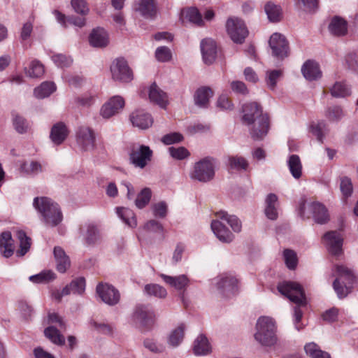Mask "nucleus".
<instances>
[{"label": "nucleus", "instance_id": "473e14b6", "mask_svg": "<svg viewBox=\"0 0 358 358\" xmlns=\"http://www.w3.org/2000/svg\"><path fill=\"white\" fill-rule=\"evenodd\" d=\"M53 14L57 22L64 27H66L68 23L79 27H82L85 24V19L84 17H69L67 18L64 14L58 10H55Z\"/></svg>", "mask_w": 358, "mask_h": 358}, {"label": "nucleus", "instance_id": "a211bd4d", "mask_svg": "<svg viewBox=\"0 0 358 358\" xmlns=\"http://www.w3.org/2000/svg\"><path fill=\"white\" fill-rule=\"evenodd\" d=\"M134 322L143 327H149L154 323L155 315L148 307L138 306L134 313Z\"/></svg>", "mask_w": 358, "mask_h": 358}, {"label": "nucleus", "instance_id": "6e6552de", "mask_svg": "<svg viewBox=\"0 0 358 358\" xmlns=\"http://www.w3.org/2000/svg\"><path fill=\"white\" fill-rule=\"evenodd\" d=\"M48 323L49 327L45 329L44 334L52 343L57 345H64L65 343V338L60 333V329H65V324L62 318L57 313H49L48 317Z\"/></svg>", "mask_w": 358, "mask_h": 358}, {"label": "nucleus", "instance_id": "09e8293b", "mask_svg": "<svg viewBox=\"0 0 358 358\" xmlns=\"http://www.w3.org/2000/svg\"><path fill=\"white\" fill-rule=\"evenodd\" d=\"M152 192L150 188L145 187L138 194L135 203L137 208L141 209L144 208L151 199Z\"/></svg>", "mask_w": 358, "mask_h": 358}, {"label": "nucleus", "instance_id": "39448f33", "mask_svg": "<svg viewBox=\"0 0 358 358\" xmlns=\"http://www.w3.org/2000/svg\"><path fill=\"white\" fill-rule=\"evenodd\" d=\"M215 174V161L210 157H205L195 163L190 174L192 179L202 182L212 180Z\"/></svg>", "mask_w": 358, "mask_h": 358}, {"label": "nucleus", "instance_id": "c756f323", "mask_svg": "<svg viewBox=\"0 0 358 358\" xmlns=\"http://www.w3.org/2000/svg\"><path fill=\"white\" fill-rule=\"evenodd\" d=\"M213 95V92L210 87H201L199 88L194 96L195 104L201 108H206Z\"/></svg>", "mask_w": 358, "mask_h": 358}, {"label": "nucleus", "instance_id": "7ed1b4c3", "mask_svg": "<svg viewBox=\"0 0 358 358\" xmlns=\"http://www.w3.org/2000/svg\"><path fill=\"white\" fill-rule=\"evenodd\" d=\"M33 205L41 215L45 224L55 227L62 221V213L59 205L47 197H36Z\"/></svg>", "mask_w": 358, "mask_h": 358}, {"label": "nucleus", "instance_id": "0eeeda50", "mask_svg": "<svg viewBox=\"0 0 358 358\" xmlns=\"http://www.w3.org/2000/svg\"><path fill=\"white\" fill-rule=\"evenodd\" d=\"M336 271L338 278L334 280L333 287L338 296L344 298L350 292L348 285L353 282L355 276L352 270L343 265H336Z\"/></svg>", "mask_w": 358, "mask_h": 358}, {"label": "nucleus", "instance_id": "0e129e2a", "mask_svg": "<svg viewBox=\"0 0 358 358\" xmlns=\"http://www.w3.org/2000/svg\"><path fill=\"white\" fill-rule=\"evenodd\" d=\"M71 6L73 10L80 15H87L89 8L85 0H71Z\"/></svg>", "mask_w": 358, "mask_h": 358}, {"label": "nucleus", "instance_id": "a19ab883", "mask_svg": "<svg viewBox=\"0 0 358 358\" xmlns=\"http://www.w3.org/2000/svg\"><path fill=\"white\" fill-rule=\"evenodd\" d=\"M55 90L56 87L53 83L44 82L39 87L35 88L34 95L36 98L43 99L50 96Z\"/></svg>", "mask_w": 358, "mask_h": 358}, {"label": "nucleus", "instance_id": "2eb2a0df", "mask_svg": "<svg viewBox=\"0 0 358 358\" xmlns=\"http://www.w3.org/2000/svg\"><path fill=\"white\" fill-rule=\"evenodd\" d=\"M96 293L101 299L108 305H115L120 301L119 292L110 285L99 284L96 287Z\"/></svg>", "mask_w": 358, "mask_h": 358}, {"label": "nucleus", "instance_id": "e2e57ef3", "mask_svg": "<svg viewBox=\"0 0 358 358\" xmlns=\"http://www.w3.org/2000/svg\"><path fill=\"white\" fill-rule=\"evenodd\" d=\"M52 58L54 63L61 68L69 66L72 63V59L70 57L62 54L55 55Z\"/></svg>", "mask_w": 358, "mask_h": 358}, {"label": "nucleus", "instance_id": "49530a36", "mask_svg": "<svg viewBox=\"0 0 358 358\" xmlns=\"http://www.w3.org/2000/svg\"><path fill=\"white\" fill-rule=\"evenodd\" d=\"M185 327L183 324H180L170 334L169 341L173 347L178 346L182 341Z\"/></svg>", "mask_w": 358, "mask_h": 358}, {"label": "nucleus", "instance_id": "2f4dec72", "mask_svg": "<svg viewBox=\"0 0 358 358\" xmlns=\"http://www.w3.org/2000/svg\"><path fill=\"white\" fill-rule=\"evenodd\" d=\"M328 28L331 34L337 36L345 35L348 31L346 21L338 16L331 19Z\"/></svg>", "mask_w": 358, "mask_h": 358}, {"label": "nucleus", "instance_id": "f8f14e48", "mask_svg": "<svg viewBox=\"0 0 358 358\" xmlns=\"http://www.w3.org/2000/svg\"><path fill=\"white\" fill-rule=\"evenodd\" d=\"M268 43L274 57L280 59L288 57L289 43L282 34L277 32L273 34L270 37Z\"/></svg>", "mask_w": 358, "mask_h": 358}, {"label": "nucleus", "instance_id": "e433bc0d", "mask_svg": "<svg viewBox=\"0 0 358 358\" xmlns=\"http://www.w3.org/2000/svg\"><path fill=\"white\" fill-rule=\"evenodd\" d=\"M264 10L271 22H276L282 19V9L278 5L269 1L265 5Z\"/></svg>", "mask_w": 358, "mask_h": 358}, {"label": "nucleus", "instance_id": "c85d7f7f", "mask_svg": "<svg viewBox=\"0 0 358 358\" xmlns=\"http://www.w3.org/2000/svg\"><path fill=\"white\" fill-rule=\"evenodd\" d=\"M301 72L306 80H314L320 78L322 72L317 63L313 61H307L301 68Z\"/></svg>", "mask_w": 358, "mask_h": 358}, {"label": "nucleus", "instance_id": "4c0bfd02", "mask_svg": "<svg viewBox=\"0 0 358 358\" xmlns=\"http://www.w3.org/2000/svg\"><path fill=\"white\" fill-rule=\"evenodd\" d=\"M116 212L118 216L123 220V222L131 227L137 226L136 219L134 212L126 208L117 207Z\"/></svg>", "mask_w": 358, "mask_h": 358}, {"label": "nucleus", "instance_id": "c03bdc74", "mask_svg": "<svg viewBox=\"0 0 358 358\" xmlns=\"http://www.w3.org/2000/svg\"><path fill=\"white\" fill-rule=\"evenodd\" d=\"M85 238L86 243L89 245L98 243L101 240V235L96 227L94 224H88L87 226Z\"/></svg>", "mask_w": 358, "mask_h": 358}, {"label": "nucleus", "instance_id": "79ce46f5", "mask_svg": "<svg viewBox=\"0 0 358 358\" xmlns=\"http://www.w3.org/2000/svg\"><path fill=\"white\" fill-rule=\"evenodd\" d=\"M182 15L184 18L197 25L203 24L201 13L196 8H188L182 10Z\"/></svg>", "mask_w": 358, "mask_h": 358}, {"label": "nucleus", "instance_id": "cd10ccee", "mask_svg": "<svg viewBox=\"0 0 358 358\" xmlns=\"http://www.w3.org/2000/svg\"><path fill=\"white\" fill-rule=\"evenodd\" d=\"M0 252L6 258L14 253V241L10 231H3L0 235Z\"/></svg>", "mask_w": 358, "mask_h": 358}, {"label": "nucleus", "instance_id": "bf43d9fd", "mask_svg": "<svg viewBox=\"0 0 358 358\" xmlns=\"http://www.w3.org/2000/svg\"><path fill=\"white\" fill-rule=\"evenodd\" d=\"M281 70L268 71L266 73V83L268 87L273 90L276 85L278 79L282 76Z\"/></svg>", "mask_w": 358, "mask_h": 358}, {"label": "nucleus", "instance_id": "de8ad7c7", "mask_svg": "<svg viewBox=\"0 0 358 358\" xmlns=\"http://www.w3.org/2000/svg\"><path fill=\"white\" fill-rule=\"evenodd\" d=\"M56 275L52 271H44L38 274L29 277L30 281L35 283H47L55 278Z\"/></svg>", "mask_w": 358, "mask_h": 358}, {"label": "nucleus", "instance_id": "680f3d73", "mask_svg": "<svg viewBox=\"0 0 358 358\" xmlns=\"http://www.w3.org/2000/svg\"><path fill=\"white\" fill-rule=\"evenodd\" d=\"M21 169L29 174H36L42 171L41 165L37 162H25L22 165Z\"/></svg>", "mask_w": 358, "mask_h": 358}, {"label": "nucleus", "instance_id": "3c124183", "mask_svg": "<svg viewBox=\"0 0 358 358\" xmlns=\"http://www.w3.org/2000/svg\"><path fill=\"white\" fill-rule=\"evenodd\" d=\"M325 116L330 122H338L344 116V112L339 106H331L325 111Z\"/></svg>", "mask_w": 358, "mask_h": 358}, {"label": "nucleus", "instance_id": "ddd939ff", "mask_svg": "<svg viewBox=\"0 0 358 358\" xmlns=\"http://www.w3.org/2000/svg\"><path fill=\"white\" fill-rule=\"evenodd\" d=\"M322 241L329 253L334 256L342 254L343 238L336 231L327 232L322 237Z\"/></svg>", "mask_w": 358, "mask_h": 358}, {"label": "nucleus", "instance_id": "a878e982", "mask_svg": "<svg viewBox=\"0 0 358 358\" xmlns=\"http://www.w3.org/2000/svg\"><path fill=\"white\" fill-rule=\"evenodd\" d=\"M279 203L278 196L275 194H269L265 199L264 213L266 216L271 220H275L278 216Z\"/></svg>", "mask_w": 358, "mask_h": 358}, {"label": "nucleus", "instance_id": "4d7b16f0", "mask_svg": "<svg viewBox=\"0 0 358 358\" xmlns=\"http://www.w3.org/2000/svg\"><path fill=\"white\" fill-rule=\"evenodd\" d=\"M169 152L173 158L178 160L184 159L189 155V152L184 147H171L169 148Z\"/></svg>", "mask_w": 358, "mask_h": 358}, {"label": "nucleus", "instance_id": "f03ea898", "mask_svg": "<svg viewBox=\"0 0 358 358\" xmlns=\"http://www.w3.org/2000/svg\"><path fill=\"white\" fill-rule=\"evenodd\" d=\"M278 290L297 305L298 307L294 308V321L296 328L299 330L301 327L297 325V323L301 321L303 315L299 306H306L307 303L303 287L296 282L285 281L278 284Z\"/></svg>", "mask_w": 358, "mask_h": 358}, {"label": "nucleus", "instance_id": "69168bd1", "mask_svg": "<svg viewBox=\"0 0 358 358\" xmlns=\"http://www.w3.org/2000/svg\"><path fill=\"white\" fill-rule=\"evenodd\" d=\"M284 257L287 266L290 269H294L297 262L296 253L291 250H285L284 251Z\"/></svg>", "mask_w": 358, "mask_h": 358}, {"label": "nucleus", "instance_id": "5fc2aeb1", "mask_svg": "<svg viewBox=\"0 0 358 358\" xmlns=\"http://www.w3.org/2000/svg\"><path fill=\"white\" fill-rule=\"evenodd\" d=\"M44 72L43 64L38 61L35 60L31 63L27 74L31 78H39L43 75Z\"/></svg>", "mask_w": 358, "mask_h": 358}, {"label": "nucleus", "instance_id": "aec40b11", "mask_svg": "<svg viewBox=\"0 0 358 358\" xmlns=\"http://www.w3.org/2000/svg\"><path fill=\"white\" fill-rule=\"evenodd\" d=\"M201 50L204 62L212 64L216 57L217 46L215 42L210 38H206L201 42Z\"/></svg>", "mask_w": 358, "mask_h": 358}, {"label": "nucleus", "instance_id": "ea45409f", "mask_svg": "<svg viewBox=\"0 0 358 358\" xmlns=\"http://www.w3.org/2000/svg\"><path fill=\"white\" fill-rule=\"evenodd\" d=\"M289 169L294 178H299L302 173V165L300 158L296 155H292L288 159Z\"/></svg>", "mask_w": 358, "mask_h": 358}, {"label": "nucleus", "instance_id": "774afa93", "mask_svg": "<svg viewBox=\"0 0 358 358\" xmlns=\"http://www.w3.org/2000/svg\"><path fill=\"white\" fill-rule=\"evenodd\" d=\"M144 229L150 232L159 233L163 234L164 227L157 220H151L147 222L144 225Z\"/></svg>", "mask_w": 358, "mask_h": 358}, {"label": "nucleus", "instance_id": "13d9d810", "mask_svg": "<svg viewBox=\"0 0 358 358\" xmlns=\"http://www.w3.org/2000/svg\"><path fill=\"white\" fill-rule=\"evenodd\" d=\"M183 140L182 135L179 132H172L162 136L161 141L164 145L180 143Z\"/></svg>", "mask_w": 358, "mask_h": 358}, {"label": "nucleus", "instance_id": "4468645a", "mask_svg": "<svg viewBox=\"0 0 358 358\" xmlns=\"http://www.w3.org/2000/svg\"><path fill=\"white\" fill-rule=\"evenodd\" d=\"M124 106V99L120 96H114L102 106L100 114L103 118L108 119L118 114Z\"/></svg>", "mask_w": 358, "mask_h": 358}, {"label": "nucleus", "instance_id": "f257e3e1", "mask_svg": "<svg viewBox=\"0 0 358 358\" xmlns=\"http://www.w3.org/2000/svg\"><path fill=\"white\" fill-rule=\"evenodd\" d=\"M243 121L248 125H252L250 135L254 140H262L268 133L269 119L264 114L257 103H246L243 107Z\"/></svg>", "mask_w": 358, "mask_h": 358}, {"label": "nucleus", "instance_id": "b1692460", "mask_svg": "<svg viewBox=\"0 0 358 358\" xmlns=\"http://www.w3.org/2000/svg\"><path fill=\"white\" fill-rule=\"evenodd\" d=\"M163 280L171 287L178 291H184L189 285V280L186 275H179L178 276H170L165 274H160Z\"/></svg>", "mask_w": 358, "mask_h": 358}, {"label": "nucleus", "instance_id": "6e6d98bb", "mask_svg": "<svg viewBox=\"0 0 358 358\" xmlns=\"http://www.w3.org/2000/svg\"><path fill=\"white\" fill-rule=\"evenodd\" d=\"M13 122L15 130L20 134L26 132L28 124L25 120L18 114H13Z\"/></svg>", "mask_w": 358, "mask_h": 358}, {"label": "nucleus", "instance_id": "7c9ffc66", "mask_svg": "<svg viewBox=\"0 0 358 358\" xmlns=\"http://www.w3.org/2000/svg\"><path fill=\"white\" fill-rule=\"evenodd\" d=\"M90 43L94 47L102 48L108 43V36L103 29H95L90 36Z\"/></svg>", "mask_w": 358, "mask_h": 358}, {"label": "nucleus", "instance_id": "f3484780", "mask_svg": "<svg viewBox=\"0 0 358 358\" xmlns=\"http://www.w3.org/2000/svg\"><path fill=\"white\" fill-rule=\"evenodd\" d=\"M78 144L85 150L94 148L95 135L92 129L87 127H80L76 134Z\"/></svg>", "mask_w": 358, "mask_h": 358}, {"label": "nucleus", "instance_id": "bb28decb", "mask_svg": "<svg viewBox=\"0 0 358 358\" xmlns=\"http://www.w3.org/2000/svg\"><path fill=\"white\" fill-rule=\"evenodd\" d=\"M192 350L195 355L204 356L211 352L212 348L207 337L200 334L194 341Z\"/></svg>", "mask_w": 358, "mask_h": 358}, {"label": "nucleus", "instance_id": "58836bf2", "mask_svg": "<svg viewBox=\"0 0 358 358\" xmlns=\"http://www.w3.org/2000/svg\"><path fill=\"white\" fill-rule=\"evenodd\" d=\"M304 350L306 355L311 358H331L328 352L322 350L320 348L313 342L307 343L304 346Z\"/></svg>", "mask_w": 358, "mask_h": 358}, {"label": "nucleus", "instance_id": "393cba45", "mask_svg": "<svg viewBox=\"0 0 358 358\" xmlns=\"http://www.w3.org/2000/svg\"><path fill=\"white\" fill-rule=\"evenodd\" d=\"M69 133L68 128L64 123L57 122L52 126L50 138L54 144L60 145L66 140Z\"/></svg>", "mask_w": 358, "mask_h": 358}, {"label": "nucleus", "instance_id": "338daca9", "mask_svg": "<svg viewBox=\"0 0 358 358\" xmlns=\"http://www.w3.org/2000/svg\"><path fill=\"white\" fill-rule=\"evenodd\" d=\"M312 133L317 136V139L322 142L324 136L323 131L327 128V124L324 121L313 124L310 126Z\"/></svg>", "mask_w": 358, "mask_h": 358}, {"label": "nucleus", "instance_id": "9d476101", "mask_svg": "<svg viewBox=\"0 0 358 358\" xmlns=\"http://www.w3.org/2000/svg\"><path fill=\"white\" fill-rule=\"evenodd\" d=\"M226 29L231 39L236 43H242L248 34L244 22L238 17H230L226 22Z\"/></svg>", "mask_w": 358, "mask_h": 358}, {"label": "nucleus", "instance_id": "72a5a7b5", "mask_svg": "<svg viewBox=\"0 0 358 358\" xmlns=\"http://www.w3.org/2000/svg\"><path fill=\"white\" fill-rule=\"evenodd\" d=\"M215 215L218 219L229 224L234 232L238 233L241 231V222L236 216L229 215L227 212L223 210L216 212Z\"/></svg>", "mask_w": 358, "mask_h": 358}, {"label": "nucleus", "instance_id": "9b49d317", "mask_svg": "<svg viewBox=\"0 0 358 358\" xmlns=\"http://www.w3.org/2000/svg\"><path fill=\"white\" fill-rule=\"evenodd\" d=\"M112 78L115 81L129 83L133 80V73L123 58L115 59L110 65Z\"/></svg>", "mask_w": 358, "mask_h": 358}, {"label": "nucleus", "instance_id": "4be33fe9", "mask_svg": "<svg viewBox=\"0 0 358 358\" xmlns=\"http://www.w3.org/2000/svg\"><path fill=\"white\" fill-rule=\"evenodd\" d=\"M130 120L134 126L141 129H148L153 123L151 115L140 110H136L131 114Z\"/></svg>", "mask_w": 358, "mask_h": 358}, {"label": "nucleus", "instance_id": "423d86ee", "mask_svg": "<svg viewBox=\"0 0 358 358\" xmlns=\"http://www.w3.org/2000/svg\"><path fill=\"white\" fill-rule=\"evenodd\" d=\"M299 214L303 218L313 217L315 222L323 224L329 220V214L325 206L317 201L306 203L302 202L299 207Z\"/></svg>", "mask_w": 358, "mask_h": 358}, {"label": "nucleus", "instance_id": "1a4fd4ad", "mask_svg": "<svg viewBox=\"0 0 358 358\" xmlns=\"http://www.w3.org/2000/svg\"><path fill=\"white\" fill-rule=\"evenodd\" d=\"M153 151L148 145L134 144L129 148V159L136 168L144 169L152 160Z\"/></svg>", "mask_w": 358, "mask_h": 358}, {"label": "nucleus", "instance_id": "052dcab7", "mask_svg": "<svg viewBox=\"0 0 358 358\" xmlns=\"http://www.w3.org/2000/svg\"><path fill=\"white\" fill-rule=\"evenodd\" d=\"M73 294H82L85 289V280L84 278H78L70 283Z\"/></svg>", "mask_w": 358, "mask_h": 358}, {"label": "nucleus", "instance_id": "dca6fc26", "mask_svg": "<svg viewBox=\"0 0 358 358\" xmlns=\"http://www.w3.org/2000/svg\"><path fill=\"white\" fill-rule=\"evenodd\" d=\"M217 289L222 295L229 297L238 290V280L231 274H223L217 282Z\"/></svg>", "mask_w": 358, "mask_h": 358}, {"label": "nucleus", "instance_id": "37998d69", "mask_svg": "<svg viewBox=\"0 0 358 358\" xmlns=\"http://www.w3.org/2000/svg\"><path fill=\"white\" fill-rule=\"evenodd\" d=\"M350 93V87L344 83L336 82L331 88V94L334 97H345L349 96Z\"/></svg>", "mask_w": 358, "mask_h": 358}, {"label": "nucleus", "instance_id": "412c9836", "mask_svg": "<svg viewBox=\"0 0 358 358\" xmlns=\"http://www.w3.org/2000/svg\"><path fill=\"white\" fill-rule=\"evenodd\" d=\"M148 95L151 103L158 105L162 108H166L169 103L168 95L156 83L150 85Z\"/></svg>", "mask_w": 358, "mask_h": 358}, {"label": "nucleus", "instance_id": "f704fd0d", "mask_svg": "<svg viewBox=\"0 0 358 358\" xmlns=\"http://www.w3.org/2000/svg\"><path fill=\"white\" fill-rule=\"evenodd\" d=\"M137 9L145 17H152L157 12L155 0H141Z\"/></svg>", "mask_w": 358, "mask_h": 358}, {"label": "nucleus", "instance_id": "a18cd8bd", "mask_svg": "<svg viewBox=\"0 0 358 358\" xmlns=\"http://www.w3.org/2000/svg\"><path fill=\"white\" fill-rule=\"evenodd\" d=\"M145 292L150 296L163 299L167 295V292L164 287L157 284H148L145 286Z\"/></svg>", "mask_w": 358, "mask_h": 358}, {"label": "nucleus", "instance_id": "6ab92c4d", "mask_svg": "<svg viewBox=\"0 0 358 358\" xmlns=\"http://www.w3.org/2000/svg\"><path fill=\"white\" fill-rule=\"evenodd\" d=\"M224 221L216 217L211 222V229L215 236L223 243H230L234 239L233 234L224 225Z\"/></svg>", "mask_w": 358, "mask_h": 358}, {"label": "nucleus", "instance_id": "864d4df0", "mask_svg": "<svg viewBox=\"0 0 358 358\" xmlns=\"http://www.w3.org/2000/svg\"><path fill=\"white\" fill-rule=\"evenodd\" d=\"M155 57L160 62H166L171 59L172 52L171 50L166 46H161L157 48L155 51Z\"/></svg>", "mask_w": 358, "mask_h": 358}, {"label": "nucleus", "instance_id": "603ef678", "mask_svg": "<svg viewBox=\"0 0 358 358\" xmlns=\"http://www.w3.org/2000/svg\"><path fill=\"white\" fill-rule=\"evenodd\" d=\"M229 165L231 169L245 170L248 163L243 157L236 156L229 157Z\"/></svg>", "mask_w": 358, "mask_h": 358}, {"label": "nucleus", "instance_id": "5701e85b", "mask_svg": "<svg viewBox=\"0 0 358 358\" xmlns=\"http://www.w3.org/2000/svg\"><path fill=\"white\" fill-rule=\"evenodd\" d=\"M53 254L56 262L57 270L60 273H65L71 266V261L64 249L59 246L54 248Z\"/></svg>", "mask_w": 358, "mask_h": 358}, {"label": "nucleus", "instance_id": "c9c22d12", "mask_svg": "<svg viewBox=\"0 0 358 358\" xmlns=\"http://www.w3.org/2000/svg\"><path fill=\"white\" fill-rule=\"evenodd\" d=\"M16 235L20 241V249L17 250L16 255L18 257H22L29 251L31 245V239L22 230L17 231Z\"/></svg>", "mask_w": 358, "mask_h": 358}, {"label": "nucleus", "instance_id": "8fccbe9b", "mask_svg": "<svg viewBox=\"0 0 358 358\" xmlns=\"http://www.w3.org/2000/svg\"><path fill=\"white\" fill-rule=\"evenodd\" d=\"M340 189L345 199H347L352 195L353 192V185L350 178L343 176L340 178Z\"/></svg>", "mask_w": 358, "mask_h": 358}, {"label": "nucleus", "instance_id": "20e7f679", "mask_svg": "<svg viewBox=\"0 0 358 358\" xmlns=\"http://www.w3.org/2000/svg\"><path fill=\"white\" fill-rule=\"evenodd\" d=\"M255 340L263 346L271 347L277 343L275 322L273 318L260 317L256 324Z\"/></svg>", "mask_w": 358, "mask_h": 358}]
</instances>
